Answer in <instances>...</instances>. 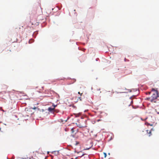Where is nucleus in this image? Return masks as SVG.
Wrapping results in <instances>:
<instances>
[{"label":"nucleus","mask_w":159,"mask_h":159,"mask_svg":"<svg viewBox=\"0 0 159 159\" xmlns=\"http://www.w3.org/2000/svg\"><path fill=\"white\" fill-rule=\"evenodd\" d=\"M152 96L150 97L146 98L145 100H148L155 106V107L159 106V96L157 89L152 88L151 90Z\"/></svg>","instance_id":"1"},{"label":"nucleus","mask_w":159,"mask_h":159,"mask_svg":"<svg viewBox=\"0 0 159 159\" xmlns=\"http://www.w3.org/2000/svg\"><path fill=\"white\" fill-rule=\"evenodd\" d=\"M36 109V107L34 108H26L25 109V111H23V114L25 115V116H30L34 113V112L33 111V109Z\"/></svg>","instance_id":"2"},{"label":"nucleus","mask_w":159,"mask_h":159,"mask_svg":"<svg viewBox=\"0 0 159 159\" xmlns=\"http://www.w3.org/2000/svg\"><path fill=\"white\" fill-rule=\"evenodd\" d=\"M52 107H49L48 108V110L49 111L52 112L53 111L56 106H53Z\"/></svg>","instance_id":"3"},{"label":"nucleus","mask_w":159,"mask_h":159,"mask_svg":"<svg viewBox=\"0 0 159 159\" xmlns=\"http://www.w3.org/2000/svg\"><path fill=\"white\" fill-rule=\"evenodd\" d=\"M147 133L149 134V135H148L149 136H150L152 134L151 130H147Z\"/></svg>","instance_id":"4"},{"label":"nucleus","mask_w":159,"mask_h":159,"mask_svg":"<svg viewBox=\"0 0 159 159\" xmlns=\"http://www.w3.org/2000/svg\"><path fill=\"white\" fill-rule=\"evenodd\" d=\"M20 159H30V158L26 156V157H22L20 158Z\"/></svg>","instance_id":"5"},{"label":"nucleus","mask_w":159,"mask_h":159,"mask_svg":"<svg viewBox=\"0 0 159 159\" xmlns=\"http://www.w3.org/2000/svg\"><path fill=\"white\" fill-rule=\"evenodd\" d=\"M34 42V40L33 39H30L29 41V43H31Z\"/></svg>","instance_id":"6"},{"label":"nucleus","mask_w":159,"mask_h":159,"mask_svg":"<svg viewBox=\"0 0 159 159\" xmlns=\"http://www.w3.org/2000/svg\"><path fill=\"white\" fill-rule=\"evenodd\" d=\"M74 128H72L71 129V132L72 133H74Z\"/></svg>","instance_id":"7"},{"label":"nucleus","mask_w":159,"mask_h":159,"mask_svg":"<svg viewBox=\"0 0 159 159\" xmlns=\"http://www.w3.org/2000/svg\"><path fill=\"white\" fill-rule=\"evenodd\" d=\"M76 143L75 144V146H77V145H78V144H79V142L78 141H76Z\"/></svg>","instance_id":"8"},{"label":"nucleus","mask_w":159,"mask_h":159,"mask_svg":"<svg viewBox=\"0 0 159 159\" xmlns=\"http://www.w3.org/2000/svg\"><path fill=\"white\" fill-rule=\"evenodd\" d=\"M103 154L104 155V157L106 158V157H107V156L106 153H105V152H104L103 153Z\"/></svg>","instance_id":"9"},{"label":"nucleus","mask_w":159,"mask_h":159,"mask_svg":"<svg viewBox=\"0 0 159 159\" xmlns=\"http://www.w3.org/2000/svg\"><path fill=\"white\" fill-rule=\"evenodd\" d=\"M151 94V92H149L146 93L147 94Z\"/></svg>","instance_id":"10"},{"label":"nucleus","mask_w":159,"mask_h":159,"mask_svg":"<svg viewBox=\"0 0 159 159\" xmlns=\"http://www.w3.org/2000/svg\"><path fill=\"white\" fill-rule=\"evenodd\" d=\"M79 99L80 101H82V99L81 97H79L78 100Z\"/></svg>","instance_id":"11"},{"label":"nucleus","mask_w":159,"mask_h":159,"mask_svg":"<svg viewBox=\"0 0 159 159\" xmlns=\"http://www.w3.org/2000/svg\"><path fill=\"white\" fill-rule=\"evenodd\" d=\"M78 93L79 94H80V96H81L82 95V94H83V93H80V92H78Z\"/></svg>","instance_id":"12"},{"label":"nucleus","mask_w":159,"mask_h":159,"mask_svg":"<svg viewBox=\"0 0 159 159\" xmlns=\"http://www.w3.org/2000/svg\"><path fill=\"white\" fill-rule=\"evenodd\" d=\"M1 110H2V111H4L2 109Z\"/></svg>","instance_id":"13"},{"label":"nucleus","mask_w":159,"mask_h":159,"mask_svg":"<svg viewBox=\"0 0 159 159\" xmlns=\"http://www.w3.org/2000/svg\"><path fill=\"white\" fill-rule=\"evenodd\" d=\"M23 96H24V97H26V96L25 95H23Z\"/></svg>","instance_id":"14"},{"label":"nucleus","mask_w":159,"mask_h":159,"mask_svg":"<svg viewBox=\"0 0 159 159\" xmlns=\"http://www.w3.org/2000/svg\"><path fill=\"white\" fill-rule=\"evenodd\" d=\"M22 98H20V100H21Z\"/></svg>","instance_id":"15"},{"label":"nucleus","mask_w":159,"mask_h":159,"mask_svg":"<svg viewBox=\"0 0 159 159\" xmlns=\"http://www.w3.org/2000/svg\"><path fill=\"white\" fill-rule=\"evenodd\" d=\"M99 120H98V121H99Z\"/></svg>","instance_id":"16"},{"label":"nucleus","mask_w":159,"mask_h":159,"mask_svg":"<svg viewBox=\"0 0 159 159\" xmlns=\"http://www.w3.org/2000/svg\"><path fill=\"white\" fill-rule=\"evenodd\" d=\"M150 125V126H152V125Z\"/></svg>","instance_id":"17"},{"label":"nucleus","mask_w":159,"mask_h":159,"mask_svg":"<svg viewBox=\"0 0 159 159\" xmlns=\"http://www.w3.org/2000/svg\"><path fill=\"white\" fill-rule=\"evenodd\" d=\"M21 94V93L20 92V94ZM20 97H21V96H20Z\"/></svg>","instance_id":"18"},{"label":"nucleus","mask_w":159,"mask_h":159,"mask_svg":"<svg viewBox=\"0 0 159 159\" xmlns=\"http://www.w3.org/2000/svg\"><path fill=\"white\" fill-rule=\"evenodd\" d=\"M1 128H0V131L1 130Z\"/></svg>","instance_id":"19"},{"label":"nucleus","mask_w":159,"mask_h":159,"mask_svg":"<svg viewBox=\"0 0 159 159\" xmlns=\"http://www.w3.org/2000/svg\"><path fill=\"white\" fill-rule=\"evenodd\" d=\"M71 159H73V158H71Z\"/></svg>","instance_id":"20"}]
</instances>
